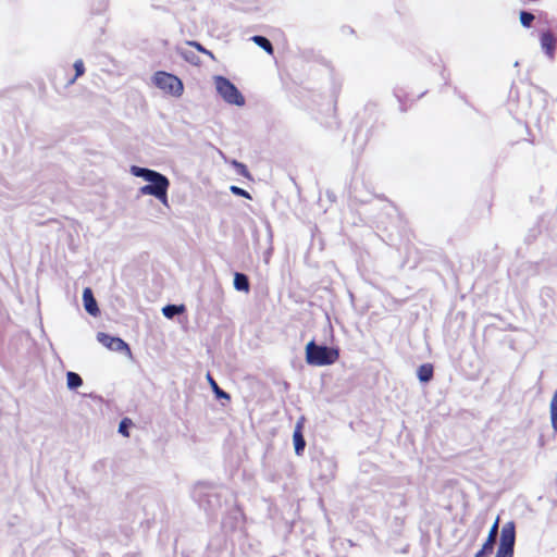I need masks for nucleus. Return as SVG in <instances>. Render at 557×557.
Listing matches in <instances>:
<instances>
[{
	"instance_id": "nucleus-1",
	"label": "nucleus",
	"mask_w": 557,
	"mask_h": 557,
	"mask_svg": "<svg viewBox=\"0 0 557 557\" xmlns=\"http://www.w3.org/2000/svg\"><path fill=\"white\" fill-rule=\"evenodd\" d=\"M131 171L135 176L143 177L150 182V184L140 187L139 193L141 195L153 196L163 205H168V189L170 186V181L166 176L157 171L135 165L132 166Z\"/></svg>"
},
{
	"instance_id": "nucleus-2",
	"label": "nucleus",
	"mask_w": 557,
	"mask_h": 557,
	"mask_svg": "<svg viewBox=\"0 0 557 557\" xmlns=\"http://www.w3.org/2000/svg\"><path fill=\"white\" fill-rule=\"evenodd\" d=\"M339 358V351L336 348L317 345L313 341L306 346V361L311 366H330Z\"/></svg>"
},
{
	"instance_id": "nucleus-3",
	"label": "nucleus",
	"mask_w": 557,
	"mask_h": 557,
	"mask_svg": "<svg viewBox=\"0 0 557 557\" xmlns=\"http://www.w3.org/2000/svg\"><path fill=\"white\" fill-rule=\"evenodd\" d=\"M153 84L164 92L174 97H181L184 91L183 82L174 74L158 71L152 77Z\"/></svg>"
},
{
	"instance_id": "nucleus-4",
	"label": "nucleus",
	"mask_w": 557,
	"mask_h": 557,
	"mask_svg": "<svg viewBox=\"0 0 557 557\" xmlns=\"http://www.w3.org/2000/svg\"><path fill=\"white\" fill-rule=\"evenodd\" d=\"M215 88L219 95L231 104L243 106L245 103L244 96L237 87L226 77L216 76L214 78Z\"/></svg>"
},
{
	"instance_id": "nucleus-5",
	"label": "nucleus",
	"mask_w": 557,
	"mask_h": 557,
	"mask_svg": "<svg viewBox=\"0 0 557 557\" xmlns=\"http://www.w3.org/2000/svg\"><path fill=\"white\" fill-rule=\"evenodd\" d=\"M516 542V525L512 521L504 524L500 531V541L495 557H513Z\"/></svg>"
},
{
	"instance_id": "nucleus-6",
	"label": "nucleus",
	"mask_w": 557,
	"mask_h": 557,
	"mask_svg": "<svg viewBox=\"0 0 557 557\" xmlns=\"http://www.w3.org/2000/svg\"><path fill=\"white\" fill-rule=\"evenodd\" d=\"M98 341L107 348L114 351H129V346L119 337H112L106 333H99L97 336Z\"/></svg>"
},
{
	"instance_id": "nucleus-7",
	"label": "nucleus",
	"mask_w": 557,
	"mask_h": 557,
	"mask_svg": "<svg viewBox=\"0 0 557 557\" xmlns=\"http://www.w3.org/2000/svg\"><path fill=\"white\" fill-rule=\"evenodd\" d=\"M304 420L305 419L301 418L297 421L295 430H294V434H293L295 453L298 456L302 455L305 447H306V441L302 435Z\"/></svg>"
},
{
	"instance_id": "nucleus-8",
	"label": "nucleus",
	"mask_w": 557,
	"mask_h": 557,
	"mask_svg": "<svg viewBox=\"0 0 557 557\" xmlns=\"http://www.w3.org/2000/svg\"><path fill=\"white\" fill-rule=\"evenodd\" d=\"M557 46V37L552 32H544L541 35V47L545 53L553 58Z\"/></svg>"
},
{
	"instance_id": "nucleus-9",
	"label": "nucleus",
	"mask_w": 557,
	"mask_h": 557,
	"mask_svg": "<svg viewBox=\"0 0 557 557\" xmlns=\"http://www.w3.org/2000/svg\"><path fill=\"white\" fill-rule=\"evenodd\" d=\"M83 301L84 307L88 313L91 315H97L99 313L97 301L94 297L92 290L89 287H86L83 292Z\"/></svg>"
},
{
	"instance_id": "nucleus-10",
	"label": "nucleus",
	"mask_w": 557,
	"mask_h": 557,
	"mask_svg": "<svg viewBox=\"0 0 557 557\" xmlns=\"http://www.w3.org/2000/svg\"><path fill=\"white\" fill-rule=\"evenodd\" d=\"M418 377L421 382L428 383L433 379L434 368L432 363H423L417 370Z\"/></svg>"
},
{
	"instance_id": "nucleus-11",
	"label": "nucleus",
	"mask_w": 557,
	"mask_h": 557,
	"mask_svg": "<svg viewBox=\"0 0 557 557\" xmlns=\"http://www.w3.org/2000/svg\"><path fill=\"white\" fill-rule=\"evenodd\" d=\"M234 287L237 290L248 293L250 285L247 275L236 272L234 275Z\"/></svg>"
},
{
	"instance_id": "nucleus-12",
	"label": "nucleus",
	"mask_w": 557,
	"mask_h": 557,
	"mask_svg": "<svg viewBox=\"0 0 557 557\" xmlns=\"http://www.w3.org/2000/svg\"><path fill=\"white\" fill-rule=\"evenodd\" d=\"M251 39L256 45H258L260 48H262L269 54H273L274 49H273L271 41L268 38H265L263 36L256 35Z\"/></svg>"
},
{
	"instance_id": "nucleus-13",
	"label": "nucleus",
	"mask_w": 557,
	"mask_h": 557,
	"mask_svg": "<svg viewBox=\"0 0 557 557\" xmlns=\"http://www.w3.org/2000/svg\"><path fill=\"white\" fill-rule=\"evenodd\" d=\"M207 380H208V382H209L213 393L215 394V396L218 398H224V399H227V400L231 399V396L226 392H224L223 389L220 388V386L218 385V383L211 376L210 373L207 374Z\"/></svg>"
},
{
	"instance_id": "nucleus-14",
	"label": "nucleus",
	"mask_w": 557,
	"mask_h": 557,
	"mask_svg": "<svg viewBox=\"0 0 557 557\" xmlns=\"http://www.w3.org/2000/svg\"><path fill=\"white\" fill-rule=\"evenodd\" d=\"M185 310V307L183 305L176 306V305H168L163 307L162 313L168 319H172L175 314L182 313Z\"/></svg>"
},
{
	"instance_id": "nucleus-15",
	"label": "nucleus",
	"mask_w": 557,
	"mask_h": 557,
	"mask_svg": "<svg viewBox=\"0 0 557 557\" xmlns=\"http://www.w3.org/2000/svg\"><path fill=\"white\" fill-rule=\"evenodd\" d=\"M550 422L554 431L557 432V389L550 400Z\"/></svg>"
},
{
	"instance_id": "nucleus-16",
	"label": "nucleus",
	"mask_w": 557,
	"mask_h": 557,
	"mask_svg": "<svg viewBox=\"0 0 557 557\" xmlns=\"http://www.w3.org/2000/svg\"><path fill=\"white\" fill-rule=\"evenodd\" d=\"M66 381L70 388H77L83 384L82 377L75 372H67Z\"/></svg>"
},
{
	"instance_id": "nucleus-17",
	"label": "nucleus",
	"mask_w": 557,
	"mask_h": 557,
	"mask_svg": "<svg viewBox=\"0 0 557 557\" xmlns=\"http://www.w3.org/2000/svg\"><path fill=\"white\" fill-rule=\"evenodd\" d=\"M495 541H491L490 539H486L484 542L482 548L474 555V557H486L487 555L492 554L494 549Z\"/></svg>"
},
{
	"instance_id": "nucleus-18",
	"label": "nucleus",
	"mask_w": 557,
	"mask_h": 557,
	"mask_svg": "<svg viewBox=\"0 0 557 557\" xmlns=\"http://www.w3.org/2000/svg\"><path fill=\"white\" fill-rule=\"evenodd\" d=\"M74 70H75V76L69 82L70 84H73L79 76L84 75L85 73V65L83 60H76L74 62Z\"/></svg>"
},
{
	"instance_id": "nucleus-19",
	"label": "nucleus",
	"mask_w": 557,
	"mask_h": 557,
	"mask_svg": "<svg viewBox=\"0 0 557 557\" xmlns=\"http://www.w3.org/2000/svg\"><path fill=\"white\" fill-rule=\"evenodd\" d=\"M187 45L190 46V47L196 48L199 52L208 55L211 60H213V61L215 60L214 54L210 50L206 49L198 41L189 40V41H187Z\"/></svg>"
},
{
	"instance_id": "nucleus-20",
	"label": "nucleus",
	"mask_w": 557,
	"mask_h": 557,
	"mask_svg": "<svg viewBox=\"0 0 557 557\" xmlns=\"http://www.w3.org/2000/svg\"><path fill=\"white\" fill-rule=\"evenodd\" d=\"M133 425V422L129 418H124L122 419V421L120 422V425H119V432L125 436V437H128L129 436V432H128V428Z\"/></svg>"
},
{
	"instance_id": "nucleus-21",
	"label": "nucleus",
	"mask_w": 557,
	"mask_h": 557,
	"mask_svg": "<svg viewBox=\"0 0 557 557\" xmlns=\"http://www.w3.org/2000/svg\"><path fill=\"white\" fill-rule=\"evenodd\" d=\"M534 21V15L527 11L520 12V22L524 27H530Z\"/></svg>"
},
{
	"instance_id": "nucleus-22",
	"label": "nucleus",
	"mask_w": 557,
	"mask_h": 557,
	"mask_svg": "<svg viewBox=\"0 0 557 557\" xmlns=\"http://www.w3.org/2000/svg\"><path fill=\"white\" fill-rule=\"evenodd\" d=\"M182 55H183L184 60L187 61L190 64H194V65H200L201 64V61H200L199 57L196 55L194 52L185 51V52L182 53Z\"/></svg>"
},
{
	"instance_id": "nucleus-23",
	"label": "nucleus",
	"mask_w": 557,
	"mask_h": 557,
	"mask_svg": "<svg viewBox=\"0 0 557 557\" xmlns=\"http://www.w3.org/2000/svg\"><path fill=\"white\" fill-rule=\"evenodd\" d=\"M498 523H499V518L497 517V519L495 520L494 524L492 525L490 532H488V535H487V539H490L491 541H495L496 542V537H497V534H498Z\"/></svg>"
},
{
	"instance_id": "nucleus-24",
	"label": "nucleus",
	"mask_w": 557,
	"mask_h": 557,
	"mask_svg": "<svg viewBox=\"0 0 557 557\" xmlns=\"http://www.w3.org/2000/svg\"><path fill=\"white\" fill-rule=\"evenodd\" d=\"M233 165L235 166L236 171L238 174L245 176V177H248L249 176V172L247 170V166L240 162H237V161H233Z\"/></svg>"
},
{
	"instance_id": "nucleus-25",
	"label": "nucleus",
	"mask_w": 557,
	"mask_h": 557,
	"mask_svg": "<svg viewBox=\"0 0 557 557\" xmlns=\"http://www.w3.org/2000/svg\"><path fill=\"white\" fill-rule=\"evenodd\" d=\"M231 191L236 195V196H240V197H244V198H248L250 199V195L247 190L240 188V187H237V186H231Z\"/></svg>"
}]
</instances>
